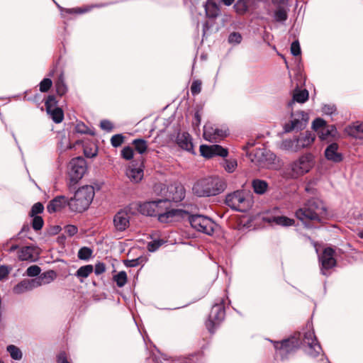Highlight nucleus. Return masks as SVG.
I'll return each mask as SVG.
<instances>
[{
	"mask_svg": "<svg viewBox=\"0 0 363 363\" xmlns=\"http://www.w3.org/2000/svg\"><path fill=\"white\" fill-rule=\"evenodd\" d=\"M302 343L307 345L306 352L312 357H317L322 352V347L313 330L304 333L303 342H301L299 337L291 336L281 342H275L274 347L282 357H285L298 350Z\"/></svg>",
	"mask_w": 363,
	"mask_h": 363,
	"instance_id": "obj_1",
	"label": "nucleus"
},
{
	"mask_svg": "<svg viewBox=\"0 0 363 363\" xmlns=\"http://www.w3.org/2000/svg\"><path fill=\"white\" fill-rule=\"evenodd\" d=\"M327 216V208L323 201L312 198L308 199L302 207L295 211V216L306 228L311 221L322 223Z\"/></svg>",
	"mask_w": 363,
	"mask_h": 363,
	"instance_id": "obj_2",
	"label": "nucleus"
},
{
	"mask_svg": "<svg viewBox=\"0 0 363 363\" xmlns=\"http://www.w3.org/2000/svg\"><path fill=\"white\" fill-rule=\"evenodd\" d=\"M226 187L225 183L219 177H209L203 178L193 186V193L197 196H212L222 193Z\"/></svg>",
	"mask_w": 363,
	"mask_h": 363,
	"instance_id": "obj_3",
	"label": "nucleus"
},
{
	"mask_svg": "<svg viewBox=\"0 0 363 363\" xmlns=\"http://www.w3.org/2000/svg\"><path fill=\"white\" fill-rule=\"evenodd\" d=\"M92 186L85 185L78 189L73 198L69 201V208L72 212L82 213L86 211L94 197Z\"/></svg>",
	"mask_w": 363,
	"mask_h": 363,
	"instance_id": "obj_4",
	"label": "nucleus"
},
{
	"mask_svg": "<svg viewBox=\"0 0 363 363\" xmlns=\"http://www.w3.org/2000/svg\"><path fill=\"white\" fill-rule=\"evenodd\" d=\"M86 161L82 157L72 159L68 164L69 188L74 186L86 171Z\"/></svg>",
	"mask_w": 363,
	"mask_h": 363,
	"instance_id": "obj_5",
	"label": "nucleus"
},
{
	"mask_svg": "<svg viewBox=\"0 0 363 363\" xmlns=\"http://www.w3.org/2000/svg\"><path fill=\"white\" fill-rule=\"evenodd\" d=\"M225 203L230 208L240 212L247 211L251 206V201L246 198L242 191H235L228 194L225 197Z\"/></svg>",
	"mask_w": 363,
	"mask_h": 363,
	"instance_id": "obj_6",
	"label": "nucleus"
},
{
	"mask_svg": "<svg viewBox=\"0 0 363 363\" xmlns=\"http://www.w3.org/2000/svg\"><path fill=\"white\" fill-rule=\"evenodd\" d=\"M225 300L221 298L218 303H215L208 315L206 322V327L210 333H213L214 328L219 325L225 318Z\"/></svg>",
	"mask_w": 363,
	"mask_h": 363,
	"instance_id": "obj_7",
	"label": "nucleus"
},
{
	"mask_svg": "<svg viewBox=\"0 0 363 363\" xmlns=\"http://www.w3.org/2000/svg\"><path fill=\"white\" fill-rule=\"evenodd\" d=\"M189 223L193 228L199 232L211 235L214 232L215 223L208 217L202 215H191L189 217Z\"/></svg>",
	"mask_w": 363,
	"mask_h": 363,
	"instance_id": "obj_8",
	"label": "nucleus"
},
{
	"mask_svg": "<svg viewBox=\"0 0 363 363\" xmlns=\"http://www.w3.org/2000/svg\"><path fill=\"white\" fill-rule=\"evenodd\" d=\"M313 157L311 153L301 155L291 164L292 176L297 177L310 171L313 164Z\"/></svg>",
	"mask_w": 363,
	"mask_h": 363,
	"instance_id": "obj_9",
	"label": "nucleus"
},
{
	"mask_svg": "<svg viewBox=\"0 0 363 363\" xmlns=\"http://www.w3.org/2000/svg\"><path fill=\"white\" fill-rule=\"evenodd\" d=\"M188 213L182 209L171 208L169 204H164L157 220L162 223H169L176 220L177 218H183Z\"/></svg>",
	"mask_w": 363,
	"mask_h": 363,
	"instance_id": "obj_10",
	"label": "nucleus"
},
{
	"mask_svg": "<svg viewBox=\"0 0 363 363\" xmlns=\"http://www.w3.org/2000/svg\"><path fill=\"white\" fill-rule=\"evenodd\" d=\"M203 135L205 140L211 143H217L225 138L228 133L225 129L219 128L210 123H207L203 127Z\"/></svg>",
	"mask_w": 363,
	"mask_h": 363,
	"instance_id": "obj_11",
	"label": "nucleus"
},
{
	"mask_svg": "<svg viewBox=\"0 0 363 363\" xmlns=\"http://www.w3.org/2000/svg\"><path fill=\"white\" fill-rule=\"evenodd\" d=\"M164 204H167V200L145 202L139 206V211L143 215L157 217Z\"/></svg>",
	"mask_w": 363,
	"mask_h": 363,
	"instance_id": "obj_12",
	"label": "nucleus"
},
{
	"mask_svg": "<svg viewBox=\"0 0 363 363\" xmlns=\"http://www.w3.org/2000/svg\"><path fill=\"white\" fill-rule=\"evenodd\" d=\"M335 250L332 247H326L323 250L321 255L319 257V260L321 262V272L323 274L326 275L325 270H328L334 267L336 264L335 259Z\"/></svg>",
	"mask_w": 363,
	"mask_h": 363,
	"instance_id": "obj_13",
	"label": "nucleus"
},
{
	"mask_svg": "<svg viewBox=\"0 0 363 363\" xmlns=\"http://www.w3.org/2000/svg\"><path fill=\"white\" fill-rule=\"evenodd\" d=\"M200 152L206 158H211L215 156L225 157L228 154V150L219 145H201L200 146Z\"/></svg>",
	"mask_w": 363,
	"mask_h": 363,
	"instance_id": "obj_14",
	"label": "nucleus"
},
{
	"mask_svg": "<svg viewBox=\"0 0 363 363\" xmlns=\"http://www.w3.org/2000/svg\"><path fill=\"white\" fill-rule=\"evenodd\" d=\"M167 198L164 200L167 201V204L170 201L179 202L185 197V189L181 184H172L168 186L167 191Z\"/></svg>",
	"mask_w": 363,
	"mask_h": 363,
	"instance_id": "obj_15",
	"label": "nucleus"
},
{
	"mask_svg": "<svg viewBox=\"0 0 363 363\" xmlns=\"http://www.w3.org/2000/svg\"><path fill=\"white\" fill-rule=\"evenodd\" d=\"M296 116L297 117L285 124L284 130L286 132H291L295 129L302 130L306 127L308 120V114L305 113L303 111H300L297 112Z\"/></svg>",
	"mask_w": 363,
	"mask_h": 363,
	"instance_id": "obj_16",
	"label": "nucleus"
},
{
	"mask_svg": "<svg viewBox=\"0 0 363 363\" xmlns=\"http://www.w3.org/2000/svg\"><path fill=\"white\" fill-rule=\"evenodd\" d=\"M113 225L116 231L123 232L130 225V216L128 211L121 210L113 217Z\"/></svg>",
	"mask_w": 363,
	"mask_h": 363,
	"instance_id": "obj_17",
	"label": "nucleus"
},
{
	"mask_svg": "<svg viewBox=\"0 0 363 363\" xmlns=\"http://www.w3.org/2000/svg\"><path fill=\"white\" fill-rule=\"evenodd\" d=\"M69 199L65 196H57L48 203L47 211L49 213L58 212L69 206Z\"/></svg>",
	"mask_w": 363,
	"mask_h": 363,
	"instance_id": "obj_18",
	"label": "nucleus"
},
{
	"mask_svg": "<svg viewBox=\"0 0 363 363\" xmlns=\"http://www.w3.org/2000/svg\"><path fill=\"white\" fill-rule=\"evenodd\" d=\"M176 143L180 148L194 153L192 138L187 132H179L176 138Z\"/></svg>",
	"mask_w": 363,
	"mask_h": 363,
	"instance_id": "obj_19",
	"label": "nucleus"
},
{
	"mask_svg": "<svg viewBox=\"0 0 363 363\" xmlns=\"http://www.w3.org/2000/svg\"><path fill=\"white\" fill-rule=\"evenodd\" d=\"M325 158L335 163H339L342 161L343 155L339 152V145L336 143L330 144L325 150Z\"/></svg>",
	"mask_w": 363,
	"mask_h": 363,
	"instance_id": "obj_20",
	"label": "nucleus"
},
{
	"mask_svg": "<svg viewBox=\"0 0 363 363\" xmlns=\"http://www.w3.org/2000/svg\"><path fill=\"white\" fill-rule=\"evenodd\" d=\"M296 140V147L295 148V152H297L302 148L311 145L315 140V136L310 132H306L303 134H301Z\"/></svg>",
	"mask_w": 363,
	"mask_h": 363,
	"instance_id": "obj_21",
	"label": "nucleus"
},
{
	"mask_svg": "<svg viewBox=\"0 0 363 363\" xmlns=\"http://www.w3.org/2000/svg\"><path fill=\"white\" fill-rule=\"evenodd\" d=\"M38 257L36 249L32 246H26L18 251V259L21 261L34 262Z\"/></svg>",
	"mask_w": 363,
	"mask_h": 363,
	"instance_id": "obj_22",
	"label": "nucleus"
},
{
	"mask_svg": "<svg viewBox=\"0 0 363 363\" xmlns=\"http://www.w3.org/2000/svg\"><path fill=\"white\" fill-rule=\"evenodd\" d=\"M57 277V274L53 270L45 272L33 279L36 287L51 283Z\"/></svg>",
	"mask_w": 363,
	"mask_h": 363,
	"instance_id": "obj_23",
	"label": "nucleus"
},
{
	"mask_svg": "<svg viewBox=\"0 0 363 363\" xmlns=\"http://www.w3.org/2000/svg\"><path fill=\"white\" fill-rule=\"evenodd\" d=\"M37 288L33 279H24L19 282L17 285L13 287V293L16 294H21L26 291L33 290Z\"/></svg>",
	"mask_w": 363,
	"mask_h": 363,
	"instance_id": "obj_24",
	"label": "nucleus"
},
{
	"mask_svg": "<svg viewBox=\"0 0 363 363\" xmlns=\"http://www.w3.org/2000/svg\"><path fill=\"white\" fill-rule=\"evenodd\" d=\"M205 11L208 18H216L220 14V8L215 0H207L205 4Z\"/></svg>",
	"mask_w": 363,
	"mask_h": 363,
	"instance_id": "obj_25",
	"label": "nucleus"
},
{
	"mask_svg": "<svg viewBox=\"0 0 363 363\" xmlns=\"http://www.w3.org/2000/svg\"><path fill=\"white\" fill-rule=\"evenodd\" d=\"M308 91L306 89L300 90L296 88L293 93V98L291 101L289 102L288 106H292L294 102L305 103L308 99Z\"/></svg>",
	"mask_w": 363,
	"mask_h": 363,
	"instance_id": "obj_26",
	"label": "nucleus"
},
{
	"mask_svg": "<svg viewBox=\"0 0 363 363\" xmlns=\"http://www.w3.org/2000/svg\"><path fill=\"white\" fill-rule=\"evenodd\" d=\"M55 86L56 89V92L60 96H64L67 92L68 88L65 81L63 71H61L57 80L55 82Z\"/></svg>",
	"mask_w": 363,
	"mask_h": 363,
	"instance_id": "obj_27",
	"label": "nucleus"
},
{
	"mask_svg": "<svg viewBox=\"0 0 363 363\" xmlns=\"http://www.w3.org/2000/svg\"><path fill=\"white\" fill-rule=\"evenodd\" d=\"M252 186L255 194L262 195L268 189V183L264 180L256 179L252 180Z\"/></svg>",
	"mask_w": 363,
	"mask_h": 363,
	"instance_id": "obj_28",
	"label": "nucleus"
},
{
	"mask_svg": "<svg viewBox=\"0 0 363 363\" xmlns=\"http://www.w3.org/2000/svg\"><path fill=\"white\" fill-rule=\"evenodd\" d=\"M270 221L274 223L275 224L283 226V227H289L295 225V220L293 218H290L287 216H273Z\"/></svg>",
	"mask_w": 363,
	"mask_h": 363,
	"instance_id": "obj_29",
	"label": "nucleus"
},
{
	"mask_svg": "<svg viewBox=\"0 0 363 363\" xmlns=\"http://www.w3.org/2000/svg\"><path fill=\"white\" fill-rule=\"evenodd\" d=\"M94 271V267L91 264H87L79 267L75 273V276L79 279L81 282L83 279L87 278Z\"/></svg>",
	"mask_w": 363,
	"mask_h": 363,
	"instance_id": "obj_30",
	"label": "nucleus"
},
{
	"mask_svg": "<svg viewBox=\"0 0 363 363\" xmlns=\"http://www.w3.org/2000/svg\"><path fill=\"white\" fill-rule=\"evenodd\" d=\"M126 174L132 182L138 183L143 177V169L140 167L132 168L127 171Z\"/></svg>",
	"mask_w": 363,
	"mask_h": 363,
	"instance_id": "obj_31",
	"label": "nucleus"
},
{
	"mask_svg": "<svg viewBox=\"0 0 363 363\" xmlns=\"http://www.w3.org/2000/svg\"><path fill=\"white\" fill-rule=\"evenodd\" d=\"M135 150L140 154H144L147 150V143L145 140L142 138L134 139L132 142Z\"/></svg>",
	"mask_w": 363,
	"mask_h": 363,
	"instance_id": "obj_32",
	"label": "nucleus"
},
{
	"mask_svg": "<svg viewBox=\"0 0 363 363\" xmlns=\"http://www.w3.org/2000/svg\"><path fill=\"white\" fill-rule=\"evenodd\" d=\"M47 113L50 116L52 120L55 123H60L64 119V112L60 107L50 109V111H47Z\"/></svg>",
	"mask_w": 363,
	"mask_h": 363,
	"instance_id": "obj_33",
	"label": "nucleus"
},
{
	"mask_svg": "<svg viewBox=\"0 0 363 363\" xmlns=\"http://www.w3.org/2000/svg\"><path fill=\"white\" fill-rule=\"evenodd\" d=\"M336 133V128L335 125L325 126L320 131L318 132V135L320 140H323L327 139L328 136H335Z\"/></svg>",
	"mask_w": 363,
	"mask_h": 363,
	"instance_id": "obj_34",
	"label": "nucleus"
},
{
	"mask_svg": "<svg viewBox=\"0 0 363 363\" xmlns=\"http://www.w3.org/2000/svg\"><path fill=\"white\" fill-rule=\"evenodd\" d=\"M348 133L355 138H363V123L359 125H354L349 126L347 128Z\"/></svg>",
	"mask_w": 363,
	"mask_h": 363,
	"instance_id": "obj_35",
	"label": "nucleus"
},
{
	"mask_svg": "<svg viewBox=\"0 0 363 363\" xmlns=\"http://www.w3.org/2000/svg\"><path fill=\"white\" fill-rule=\"evenodd\" d=\"M95 6H84L83 7H77L72 9H65V11L67 13L69 14H82L86 12L90 11Z\"/></svg>",
	"mask_w": 363,
	"mask_h": 363,
	"instance_id": "obj_36",
	"label": "nucleus"
},
{
	"mask_svg": "<svg viewBox=\"0 0 363 363\" xmlns=\"http://www.w3.org/2000/svg\"><path fill=\"white\" fill-rule=\"evenodd\" d=\"M113 279L116 281L118 287H123L125 285L128 281L126 272L124 271L118 272L117 274L113 276Z\"/></svg>",
	"mask_w": 363,
	"mask_h": 363,
	"instance_id": "obj_37",
	"label": "nucleus"
},
{
	"mask_svg": "<svg viewBox=\"0 0 363 363\" xmlns=\"http://www.w3.org/2000/svg\"><path fill=\"white\" fill-rule=\"evenodd\" d=\"M93 254V250L88 247H83L80 248L78 251V258L82 260H88L89 259Z\"/></svg>",
	"mask_w": 363,
	"mask_h": 363,
	"instance_id": "obj_38",
	"label": "nucleus"
},
{
	"mask_svg": "<svg viewBox=\"0 0 363 363\" xmlns=\"http://www.w3.org/2000/svg\"><path fill=\"white\" fill-rule=\"evenodd\" d=\"M288 18V13L284 8L279 7L274 12V19L277 22H284Z\"/></svg>",
	"mask_w": 363,
	"mask_h": 363,
	"instance_id": "obj_39",
	"label": "nucleus"
},
{
	"mask_svg": "<svg viewBox=\"0 0 363 363\" xmlns=\"http://www.w3.org/2000/svg\"><path fill=\"white\" fill-rule=\"evenodd\" d=\"M7 351L9 352L11 357L16 360H19L22 358V352L18 347L15 345H11L7 347Z\"/></svg>",
	"mask_w": 363,
	"mask_h": 363,
	"instance_id": "obj_40",
	"label": "nucleus"
},
{
	"mask_svg": "<svg viewBox=\"0 0 363 363\" xmlns=\"http://www.w3.org/2000/svg\"><path fill=\"white\" fill-rule=\"evenodd\" d=\"M235 11L239 14L245 13L248 9L247 2L246 0H238L234 5Z\"/></svg>",
	"mask_w": 363,
	"mask_h": 363,
	"instance_id": "obj_41",
	"label": "nucleus"
},
{
	"mask_svg": "<svg viewBox=\"0 0 363 363\" xmlns=\"http://www.w3.org/2000/svg\"><path fill=\"white\" fill-rule=\"evenodd\" d=\"M296 147V140L286 139L282 141L281 144V148L284 150H291L295 152V148Z\"/></svg>",
	"mask_w": 363,
	"mask_h": 363,
	"instance_id": "obj_42",
	"label": "nucleus"
},
{
	"mask_svg": "<svg viewBox=\"0 0 363 363\" xmlns=\"http://www.w3.org/2000/svg\"><path fill=\"white\" fill-rule=\"evenodd\" d=\"M125 140V136L123 134L113 135L111 138V144L113 147H120Z\"/></svg>",
	"mask_w": 363,
	"mask_h": 363,
	"instance_id": "obj_43",
	"label": "nucleus"
},
{
	"mask_svg": "<svg viewBox=\"0 0 363 363\" xmlns=\"http://www.w3.org/2000/svg\"><path fill=\"white\" fill-rule=\"evenodd\" d=\"M52 81L50 78H44L39 84V90L41 92H48L52 87Z\"/></svg>",
	"mask_w": 363,
	"mask_h": 363,
	"instance_id": "obj_44",
	"label": "nucleus"
},
{
	"mask_svg": "<svg viewBox=\"0 0 363 363\" xmlns=\"http://www.w3.org/2000/svg\"><path fill=\"white\" fill-rule=\"evenodd\" d=\"M33 220L31 223L32 228L35 230H40L42 229L43 225H44V220L43 218L40 216H32Z\"/></svg>",
	"mask_w": 363,
	"mask_h": 363,
	"instance_id": "obj_45",
	"label": "nucleus"
},
{
	"mask_svg": "<svg viewBox=\"0 0 363 363\" xmlns=\"http://www.w3.org/2000/svg\"><path fill=\"white\" fill-rule=\"evenodd\" d=\"M57 100L54 95H49L45 102L46 111H50V109L57 108Z\"/></svg>",
	"mask_w": 363,
	"mask_h": 363,
	"instance_id": "obj_46",
	"label": "nucleus"
},
{
	"mask_svg": "<svg viewBox=\"0 0 363 363\" xmlns=\"http://www.w3.org/2000/svg\"><path fill=\"white\" fill-rule=\"evenodd\" d=\"M164 243V241L161 239L154 240L147 244V250L150 252H155L159 249Z\"/></svg>",
	"mask_w": 363,
	"mask_h": 363,
	"instance_id": "obj_47",
	"label": "nucleus"
},
{
	"mask_svg": "<svg viewBox=\"0 0 363 363\" xmlns=\"http://www.w3.org/2000/svg\"><path fill=\"white\" fill-rule=\"evenodd\" d=\"M145 261V258L143 257H140L136 259H133L130 260H125V265L128 267H135L140 264H142Z\"/></svg>",
	"mask_w": 363,
	"mask_h": 363,
	"instance_id": "obj_48",
	"label": "nucleus"
},
{
	"mask_svg": "<svg viewBox=\"0 0 363 363\" xmlns=\"http://www.w3.org/2000/svg\"><path fill=\"white\" fill-rule=\"evenodd\" d=\"M44 206L40 202L35 203L31 208L30 211L29 212L30 216H38L43 212Z\"/></svg>",
	"mask_w": 363,
	"mask_h": 363,
	"instance_id": "obj_49",
	"label": "nucleus"
},
{
	"mask_svg": "<svg viewBox=\"0 0 363 363\" xmlns=\"http://www.w3.org/2000/svg\"><path fill=\"white\" fill-rule=\"evenodd\" d=\"M325 125L326 123L323 119L317 118L313 121L312 128L314 130L318 131V133L325 126Z\"/></svg>",
	"mask_w": 363,
	"mask_h": 363,
	"instance_id": "obj_50",
	"label": "nucleus"
},
{
	"mask_svg": "<svg viewBox=\"0 0 363 363\" xmlns=\"http://www.w3.org/2000/svg\"><path fill=\"white\" fill-rule=\"evenodd\" d=\"M121 157L126 160H130L133 157V149L130 146L124 147L121 150Z\"/></svg>",
	"mask_w": 363,
	"mask_h": 363,
	"instance_id": "obj_51",
	"label": "nucleus"
},
{
	"mask_svg": "<svg viewBox=\"0 0 363 363\" xmlns=\"http://www.w3.org/2000/svg\"><path fill=\"white\" fill-rule=\"evenodd\" d=\"M201 81L196 79L193 81L191 85V91L192 95L195 96L199 94L201 91Z\"/></svg>",
	"mask_w": 363,
	"mask_h": 363,
	"instance_id": "obj_52",
	"label": "nucleus"
},
{
	"mask_svg": "<svg viewBox=\"0 0 363 363\" xmlns=\"http://www.w3.org/2000/svg\"><path fill=\"white\" fill-rule=\"evenodd\" d=\"M40 267L38 265H32L26 270V274L28 277H38L40 274Z\"/></svg>",
	"mask_w": 363,
	"mask_h": 363,
	"instance_id": "obj_53",
	"label": "nucleus"
},
{
	"mask_svg": "<svg viewBox=\"0 0 363 363\" xmlns=\"http://www.w3.org/2000/svg\"><path fill=\"white\" fill-rule=\"evenodd\" d=\"M242 40V35L237 32L230 33L228 36V42L230 43L239 44Z\"/></svg>",
	"mask_w": 363,
	"mask_h": 363,
	"instance_id": "obj_54",
	"label": "nucleus"
},
{
	"mask_svg": "<svg viewBox=\"0 0 363 363\" xmlns=\"http://www.w3.org/2000/svg\"><path fill=\"white\" fill-rule=\"evenodd\" d=\"M252 150L251 152L249 153V157H250L251 160L252 162H259L261 160V156H262L263 154V150L262 149H256L255 152L253 153Z\"/></svg>",
	"mask_w": 363,
	"mask_h": 363,
	"instance_id": "obj_55",
	"label": "nucleus"
},
{
	"mask_svg": "<svg viewBox=\"0 0 363 363\" xmlns=\"http://www.w3.org/2000/svg\"><path fill=\"white\" fill-rule=\"evenodd\" d=\"M78 232V228L74 225H67L65 227V233L69 237H72Z\"/></svg>",
	"mask_w": 363,
	"mask_h": 363,
	"instance_id": "obj_56",
	"label": "nucleus"
},
{
	"mask_svg": "<svg viewBox=\"0 0 363 363\" xmlns=\"http://www.w3.org/2000/svg\"><path fill=\"white\" fill-rule=\"evenodd\" d=\"M291 52L294 56H298L301 55V48L300 44L298 40L294 41L291 45Z\"/></svg>",
	"mask_w": 363,
	"mask_h": 363,
	"instance_id": "obj_57",
	"label": "nucleus"
},
{
	"mask_svg": "<svg viewBox=\"0 0 363 363\" xmlns=\"http://www.w3.org/2000/svg\"><path fill=\"white\" fill-rule=\"evenodd\" d=\"M100 127L101 129L105 130L108 132H111L113 129V123L108 120H103L100 123Z\"/></svg>",
	"mask_w": 363,
	"mask_h": 363,
	"instance_id": "obj_58",
	"label": "nucleus"
},
{
	"mask_svg": "<svg viewBox=\"0 0 363 363\" xmlns=\"http://www.w3.org/2000/svg\"><path fill=\"white\" fill-rule=\"evenodd\" d=\"M237 167L236 160H226L225 169L228 172H233Z\"/></svg>",
	"mask_w": 363,
	"mask_h": 363,
	"instance_id": "obj_59",
	"label": "nucleus"
},
{
	"mask_svg": "<svg viewBox=\"0 0 363 363\" xmlns=\"http://www.w3.org/2000/svg\"><path fill=\"white\" fill-rule=\"evenodd\" d=\"M201 114L199 111H196L193 121H192V125L194 128H199L201 123Z\"/></svg>",
	"mask_w": 363,
	"mask_h": 363,
	"instance_id": "obj_60",
	"label": "nucleus"
},
{
	"mask_svg": "<svg viewBox=\"0 0 363 363\" xmlns=\"http://www.w3.org/2000/svg\"><path fill=\"white\" fill-rule=\"evenodd\" d=\"M106 271V264L103 262H98L96 264L94 267V273L96 275H100L105 272Z\"/></svg>",
	"mask_w": 363,
	"mask_h": 363,
	"instance_id": "obj_61",
	"label": "nucleus"
},
{
	"mask_svg": "<svg viewBox=\"0 0 363 363\" xmlns=\"http://www.w3.org/2000/svg\"><path fill=\"white\" fill-rule=\"evenodd\" d=\"M87 129L88 128L83 123H77L75 127L76 132L79 133H87Z\"/></svg>",
	"mask_w": 363,
	"mask_h": 363,
	"instance_id": "obj_62",
	"label": "nucleus"
},
{
	"mask_svg": "<svg viewBox=\"0 0 363 363\" xmlns=\"http://www.w3.org/2000/svg\"><path fill=\"white\" fill-rule=\"evenodd\" d=\"M9 271L6 266H0V280L4 279L8 276Z\"/></svg>",
	"mask_w": 363,
	"mask_h": 363,
	"instance_id": "obj_63",
	"label": "nucleus"
},
{
	"mask_svg": "<svg viewBox=\"0 0 363 363\" xmlns=\"http://www.w3.org/2000/svg\"><path fill=\"white\" fill-rule=\"evenodd\" d=\"M57 363H69L67 360V355L65 352H60L57 355Z\"/></svg>",
	"mask_w": 363,
	"mask_h": 363,
	"instance_id": "obj_64",
	"label": "nucleus"
}]
</instances>
